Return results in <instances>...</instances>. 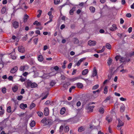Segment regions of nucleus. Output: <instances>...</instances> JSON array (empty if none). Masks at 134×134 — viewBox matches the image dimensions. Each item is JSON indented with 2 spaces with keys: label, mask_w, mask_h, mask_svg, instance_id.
<instances>
[{
  "label": "nucleus",
  "mask_w": 134,
  "mask_h": 134,
  "mask_svg": "<svg viewBox=\"0 0 134 134\" xmlns=\"http://www.w3.org/2000/svg\"><path fill=\"white\" fill-rule=\"evenodd\" d=\"M25 85L26 87L28 88L30 87L31 88H35L37 87V85L35 82L32 83L31 81L28 80L25 82Z\"/></svg>",
  "instance_id": "nucleus-1"
},
{
  "label": "nucleus",
  "mask_w": 134,
  "mask_h": 134,
  "mask_svg": "<svg viewBox=\"0 0 134 134\" xmlns=\"http://www.w3.org/2000/svg\"><path fill=\"white\" fill-rule=\"evenodd\" d=\"M88 104L86 105L85 108L87 110L88 112L90 111L92 112L93 110V108L94 107V106L93 105L92 106H89Z\"/></svg>",
  "instance_id": "nucleus-2"
},
{
  "label": "nucleus",
  "mask_w": 134,
  "mask_h": 134,
  "mask_svg": "<svg viewBox=\"0 0 134 134\" xmlns=\"http://www.w3.org/2000/svg\"><path fill=\"white\" fill-rule=\"evenodd\" d=\"M29 68L28 66L26 65L23 66H21L20 67V70L21 71H24V70H27Z\"/></svg>",
  "instance_id": "nucleus-3"
},
{
  "label": "nucleus",
  "mask_w": 134,
  "mask_h": 134,
  "mask_svg": "<svg viewBox=\"0 0 134 134\" xmlns=\"http://www.w3.org/2000/svg\"><path fill=\"white\" fill-rule=\"evenodd\" d=\"M117 120L118 121V127H119L121 126H122L124 125V123L122 121L120 118H118L117 119Z\"/></svg>",
  "instance_id": "nucleus-4"
},
{
  "label": "nucleus",
  "mask_w": 134,
  "mask_h": 134,
  "mask_svg": "<svg viewBox=\"0 0 134 134\" xmlns=\"http://www.w3.org/2000/svg\"><path fill=\"white\" fill-rule=\"evenodd\" d=\"M18 69V67L17 66H15L11 69L10 72L12 73H14L16 72Z\"/></svg>",
  "instance_id": "nucleus-5"
},
{
  "label": "nucleus",
  "mask_w": 134,
  "mask_h": 134,
  "mask_svg": "<svg viewBox=\"0 0 134 134\" xmlns=\"http://www.w3.org/2000/svg\"><path fill=\"white\" fill-rule=\"evenodd\" d=\"M18 50L19 52L21 53H24L25 51L24 48L21 46L18 47Z\"/></svg>",
  "instance_id": "nucleus-6"
},
{
  "label": "nucleus",
  "mask_w": 134,
  "mask_h": 134,
  "mask_svg": "<svg viewBox=\"0 0 134 134\" xmlns=\"http://www.w3.org/2000/svg\"><path fill=\"white\" fill-rule=\"evenodd\" d=\"M85 59V58H84L81 59L78 61L77 63H76L75 64V66L77 65V66H79L82 62Z\"/></svg>",
  "instance_id": "nucleus-7"
},
{
  "label": "nucleus",
  "mask_w": 134,
  "mask_h": 134,
  "mask_svg": "<svg viewBox=\"0 0 134 134\" xmlns=\"http://www.w3.org/2000/svg\"><path fill=\"white\" fill-rule=\"evenodd\" d=\"M49 110L48 108L47 107L45 108L44 110V114L45 115L47 116L49 114Z\"/></svg>",
  "instance_id": "nucleus-8"
},
{
  "label": "nucleus",
  "mask_w": 134,
  "mask_h": 134,
  "mask_svg": "<svg viewBox=\"0 0 134 134\" xmlns=\"http://www.w3.org/2000/svg\"><path fill=\"white\" fill-rule=\"evenodd\" d=\"M96 42L95 41H89L88 42V44L89 46H94L96 44Z\"/></svg>",
  "instance_id": "nucleus-9"
},
{
  "label": "nucleus",
  "mask_w": 134,
  "mask_h": 134,
  "mask_svg": "<svg viewBox=\"0 0 134 134\" xmlns=\"http://www.w3.org/2000/svg\"><path fill=\"white\" fill-rule=\"evenodd\" d=\"M97 75V72L96 67H94L93 68V70L91 77H93Z\"/></svg>",
  "instance_id": "nucleus-10"
},
{
  "label": "nucleus",
  "mask_w": 134,
  "mask_h": 134,
  "mask_svg": "<svg viewBox=\"0 0 134 134\" xmlns=\"http://www.w3.org/2000/svg\"><path fill=\"white\" fill-rule=\"evenodd\" d=\"M13 27L15 29L18 28L19 26V23L17 21H15L13 23Z\"/></svg>",
  "instance_id": "nucleus-11"
},
{
  "label": "nucleus",
  "mask_w": 134,
  "mask_h": 134,
  "mask_svg": "<svg viewBox=\"0 0 134 134\" xmlns=\"http://www.w3.org/2000/svg\"><path fill=\"white\" fill-rule=\"evenodd\" d=\"M117 29L116 25L115 24H114L112 25V27H110L109 28V30L111 31H113L116 30Z\"/></svg>",
  "instance_id": "nucleus-12"
},
{
  "label": "nucleus",
  "mask_w": 134,
  "mask_h": 134,
  "mask_svg": "<svg viewBox=\"0 0 134 134\" xmlns=\"http://www.w3.org/2000/svg\"><path fill=\"white\" fill-rule=\"evenodd\" d=\"M52 123V121L51 120L49 119H47L45 122L44 124L45 125H50Z\"/></svg>",
  "instance_id": "nucleus-13"
},
{
  "label": "nucleus",
  "mask_w": 134,
  "mask_h": 134,
  "mask_svg": "<svg viewBox=\"0 0 134 134\" xmlns=\"http://www.w3.org/2000/svg\"><path fill=\"white\" fill-rule=\"evenodd\" d=\"M20 108L23 109H25V108L27 107V105L26 104H24V103H21L20 105Z\"/></svg>",
  "instance_id": "nucleus-14"
},
{
  "label": "nucleus",
  "mask_w": 134,
  "mask_h": 134,
  "mask_svg": "<svg viewBox=\"0 0 134 134\" xmlns=\"http://www.w3.org/2000/svg\"><path fill=\"white\" fill-rule=\"evenodd\" d=\"M70 85V83L69 82H67L65 83L63 85V87L66 89L68 88V86Z\"/></svg>",
  "instance_id": "nucleus-15"
},
{
  "label": "nucleus",
  "mask_w": 134,
  "mask_h": 134,
  "mask_svg": "<svg viewBox=\"0 0 134 134\" xmlns=\"http://www.w3.org/2000/svg\"><path fill=\"white\" fill-rule=\"evenodd\" d=\"M72 42L75 44H77L79 43V40L76 38H74L72 39Z\"/></svg>",
  "instance_id": "nucleus-16"
},
{
  "label": "nucleus",
  "mask_w": 134,
  "mask_h": 134,
  "mask_svg": "<svg viewBox=\"0 0 134 134\" xmlns=\"http://www.w3.org/2000/svg\"><path fill=\"white\" fill-rule=\"evenodd\" d=\"M88 72V69H85L83 70L82 72V74L85 75L87 74Z\"/></svg>",
  "instance_id": "nucleus-17"
},
{
  "label": "nucleus",
  "mask_w": 134,
  "mask_h": 134,
  "mask_svg": "<svg viewBox=\"0 0 134 134\" xmlns=\"http://www.w3.org/2000/svg\"><path fill=\"white\" fill-rule=\"evenodd\" d=\"M38 60L40 62L43 61V58L42 56V55H40L38 57Z\"/></svg>",
  "instance_id": "nucleus-18"
},
{
  "label": "nucleus",
  "mask_w": 134,
  "mask_h": 134,
  "mask_svg": "<svg viewBox=\"0 0 134 134\" xmlns=\"http://www.w3.org/2000/svg\"><path fill=\"white\" fill-rule=\"evenodd\" d=\"M112 59L110 58H109L108 60L107 63L108 66H110L112 62Z\"/></svg>",
  "instance_id": "nucleus-19"
},
{
  "label": "nucleus",
  "mask_w": 134,
  "mask_h": 134,
  "mask_svg": "<svg viewBox=\"0 0 134 134\" xmlns=\"http://www.w3.org/2000/svg\"><path fill=\"white\" fill-rule=\"evenodd\" d=\"M125 110V106L124 104L122 105L120 108V110L121 112H123Z\"/></svg>",
  "instance_id": "nucleus-20"
},
{
  "label": "nucleus",
  "mask_w": 134,
  "mask_h": 134,
  "mask_svg": "<svg viewBox=\"0 0 134 134\" xmlns=\"http://www.w3.org/2000/svg\"><path fill=\"white\" fill-rule=\"evenodd\" d=\"M106 119L108 122H110L112 121V119L111 117L107 116Z\"/></svg>",
  "instance_id": "nucleus-21"
},
{
  "label": "nucleus",
  "mask_w": 134,
  "mask_h": 134,
  "mask_svg": "<svg viewBox=\"0 0 134 134\" xmlns=\"http://www.w3.org/2000/svg\"><path fill=\"white\" fill-rule=\"evenodd\" d=\"M76 85L79 88H81L83 87V85L81 83H76Z\"/></svg>",
  "instance_id": "nucleus-22"
},
{
  "label": "nucleus",
  "mask_w": 134,
  "mask_h": 134,
  "mask_svg": "<svg viewBox=\"0 0 134 134\" xmlns=\"http://www.w3.org/2000/svg\"><path fill=\"white\" fill-rule=\"evenodd\" d=\"M65 111V108H62L60 110V114H64Z\"/></svg>",
  "instance_id": "nucleus-23"
},
{
  "label": "nucleus",
  "mask_w": 134,
  "mask_h": 134,
  "mask_svg": "<svg viewBox=\"0 0 134 134\" xmlns=\"http://www.w3.org/2000/svg\"><path fill=\"white\" fill-rule=\"evenodd\" d=\"M105 49V46H104L103 47L101 50L98 51H97V52L98 53H101L104 51Z\"/></svg>",
  "instance_id": "nucleus-24"
},
{
  "label": "nucleus",
  "mask_w": 134,
  "mask_h": 134,
  "mask_svg": "<svg viewBox=\"0 0 134 134\" xmlns=\"http://www.w3.org/2000/svg\"><path fill=\"white\" fill-rule=\"evenodd\" d=\"M75 7H73L69 11V13L70 15H72L73 14L74 11L75 10Z\"/></svg>",
  "instance_id": "nucleus-25"
},
{
  "label": "nucleus",
  "mask_w": 134,
  "mask_h": 134,
  "mask_svg": "<svg viewBox=\"0 0 134 134\" xmlns=\"http://www.w3.org/2000/svg\"><path fill=\"white\" fill-rule=\"evenodd\" d=\"M29 17V16L26 14H25V15L24 16V21L26 22L27 21V19Z\"/></svg>",
  "instance_id": "nucleus-26"
},
{
  "label": "nucleus",
  "mask_w": 134,
  "mask_h": 134,
  "mask_svg": "<svg viewBox=\"0 0 134 134\" xmlns=\"http://www.w3.org/2000/svg\"><path fill=\"white\" fill-rule=\"evenodd\" d=\"M18 87L17 86H15L12 88V90L14 92H15L17 90Z\"/></svg>",
  "instance_id": "nucleus-27"
},
{
  "label": "nucleus",
  "mask_w": 134,
  "mask_h": 134,
  "mask_svg": "<svg viewBox=\"0 0 134 134\" xmlns=\"http://www.w3.org/2000/svg\"><path fill=\"white\" fill-rule=\"evenodd\" d=\"M56 83V82L55 81L52 80L50 83V86L52 87L54 86Z\"/></svg>",
  "instance_id": "nucleus-28"
},
{
  "label": "nucleus",
  "mask_w": 134,
  "mask_h": 134,
  "mask_svg": "<svg viewBox=\"0 0 134 134\" xmlns=\"http://www.w3.org/2000/svg\"><path fill=\"white\" fill-rule=\"evenodd\" d=\"M34 25H36L37 26H38L41 25V23L38 22L37 21H35L33 23Z\"/></svg>",
  "instance_id": "nucleus-29"
},
{
  "label": "nucleus",
  "mask_w": 134,
  "mask_h": 134,
  "mask_svg": "<svg viewBox=\"0 0 134 134\" xmlns=\"http://www.w3.org/2000/svg\"><path fill=\"white\" fill-rule=\"evenodd\" d=\"M90 9L92 12L94 13L95 12V9L93 7H90Z\"/></svg>",
  "instance_id": "nucleus-30"
},
{
  "label": "nucleus",
  "mask_w": 134,
  "mask_h": 134,
  "mask_svg": "<svg viewBox=\"0 0 134 134\" xmlns=\"http://www.w3.org/2000/svg\"><path fill=\"white\" fill-rule=\"evenodd\" d=\"M64 130L66 132H68L69 130V127L68 126L65 127Z\"/></svg>",
  "instance_id": "nucleus-31"
},
{
  "label": "nucleus",
  "mask_w": 134,
  "mask_h": 134,
  "mask_svg": "<svg viewBox=\"0 0 134 134\" xmlns=\"http://www.w3.org/2000/svg\"><path fill=\"white\" fill-rule=\"evenodd\" d=\"M35 125V123L34 121H32L30 124V126L32 127H34Z\"/></svg>",
  "instance_id": "nucleus-32"
},
{
  "label": "nucleus",
  "mask_w": 134,
  "mask_h": 134,
  "mask_svg": "<svg viewBox=\"0 0 134 134\" xmlns=\"http://www.w3.org/2000/svg\"><path fill=\"white\" fill-rule=\"evenodd\" d=\"M108 87L107 86H105L104 89V93L106 94L107 93L108 91Z\"/></svg>",
  "instance_id": "nucleus-33"
},
{
  "label": "nucleus",
  "mask_w": 134,
  "mask_h": 134,
  "mask_svg": "<svg viewBox=\"0 0 134 134\" xmlns=\"http://www.w3.org/2000/svg\"><path fill=\"white\" fill-rule=\"evenodd\" d=\"M6 11V8L5 7H3L1 9V12L2 14H4Z\"/></svg>",
  "instance_id": "nucleus-34"
},
{
  "label": "nucleus",
  "mask_w": 134,
  "mask_h": 134,
  "mask_svg": "<svg viewBox=\"0 0 134 134\" xmlns=\"http://www.w3.org/2000/svg\"><path fill=\"white\" fill-rule=\"evenodd\" d=\"M99 112L101 114H103L104 112V109L102 107H100L99 110Z\"/></svg>",
  "instance_id": "nucleus-35"
},
{
  "label": "nucleus",
  "mask_w": 134,
  "mask_h": 134,
  "mask_svg": "<svg viewBox=\"0 0 134 134\" xmlns=\"http://www.w3.org/2000/svg\"><path fill=\"white\" fill-rule=\"evenodd\" d=\"M106 47L108 49H110L111 48V45L109 43H107L106 45Z\"/></svg>",
  "instance_id": "nucleus-36"
},
{
  "label": "nucleus",
  "mask_w": 134,
  "mask_h": 134,
  "mask_svg": "<svg viewBox=\"0 0 134 134\" xmlns=\"http://www.w3.org/2000/svg\"><path fill=\"white\" fill-rule=\"evenodd\" d=\"M111 98V97L110 96H109L108 97H107L104 100V102L105 103H106L107 102V101L109 100Z\"/></svg>",
  "instance_id": "nucleus-37"
},
{
  "label": "nucleus",
  "mask_w": 134,
  "mask_h": 134,
  "mask_svg": "<svg viewBox=\"0 0 134 134\" xmlns=\"http://www.w3.org/2000/svg\"><path fill=\"white\" fill-rule=\"evenodd\" d=\"M38 12L39 13L37 15V18H39L41 14L42 11L41 10H38Z\"/></svg>",
  "instance_id": "nucleus-38"
},
{
  "label": "nucleus",
  "mask_w": 134,
  "mask_h": 134,
  "mask_svg": "<svg viewBox=\"0 0 134 134\" xmlns=\"http://www.w3.org/2000/svg\"><path fill=\"white\" fill-rule=\"evenodd\" d=\"M99 87V85L97 84L93 86L92 89L93 90H95L98 88Z\"/></svg>",
  "instance_id": "nucleus-39"
},
{
  "label": "nucleus",
  "mask_w": 134,
  "mask_h": 134,
  "mask_svg": "<svg viewBox=\"0 0 134 134\" xmlns=\"http://www.w3.org/2000/svg\"><path fill=\"white\" fill-rule=\"evenodd\" d=\"M35 105H36L34 103H32L30 106V109H31L35 107Z\"/></svg>",
  "instance_id": "nucleus-40"
},
{
  "label": "nucleus",
  "mask_w": 134,
  "mask_h": 134,
  "mask_svg": "<svg viewBox=\"0 0 134 134\" xmlns=\"http://www.w3.org/2000/svg\"><path fill=\"white\" fill-rule=\"evenodd\" d=\"M84 130V128H83L81 126L78 129V131L79 132H80L83 131Z\"/></svg>",
  "instance_id": "nucleus-41"
},
{
  "label": "nucleus",
  "mask_w": 134,
  "mask_h": 134,
  "mask_svg": "<svg viewBox=\"0 0 134 134\" xmlns=\"http://www.w3.org/2000/svg\"><path fill=\"white\" fill-rule=\"evenodd\" d=\"M37 114L39 116L41 117L43 115L42 112L41 111H38L37 112Z\"/></svg>",
  "instance_id": "nucleus-42"
},
{
  "label": "nucleus",
  "mask_w": 134,
  "mask_h": 134,
  "mask_svg": "<svg viewBox=\"0 0 134 134\" xmlns=\"http://www.w3.org/2000/svg\"><path fill=\"white\" fill-rule=\"evenodd\" d=\"M125 58L123 57H121V58L120 59V61L121 62H123L125 61Z\"/></svg>",
  "instance_id": "nucleus-43"
},
{
  "label": "nucleus",
  "mask_w": 134,
  "mask_h": 134,
  "mask_svg": "<svg viewBox=\"0 0 134 134\" xmlns=\"http://www.w3.org/2000/svg\"><path fill=\"white\" fill-rule=\"evenodd\" d=\"M75 88V87L74 86H72L71 88H70L69 89V92L71 93V92L72 90L73 89H74Z\"/></svg>",
  "instance_id": "nucleus-44"
},
{
  "label": "nucleus",
  "mask_w": 134,
  "mask_h": 134,
  "mask_svg": "<svg viewBox=\"0 0 134 134\" xmlns=\"http://www.w3.org/2000/svg\"><path fill=\"white\" fill-rule=\"evenodd\" d=\"M60 2V0H54V3L55 4H57Z\"/></svg>",
  "instance_id": "nucleus-45"
},
{
  "label": "nucleus",
  "mask_w": 134,
  "mask_h": 134,
  "mask_svg": "<svg viewBox=\"0 0 134 134\" xmlns=\"http://www.w3.org/2000/svg\"><path fill=\"white\" fill-rule=\"evenodd\" d=\"M46 119L44 118H43L41 121V122L42 123H44V124L45 123Z\"/></svg>",
  "instance_id": "nucleus-46"
},
{
  "label": "nucleus",
  "mask_w": 134,
  "mask_h": 134,
  "mask_svg": "<svg viewBox=\"0 0 134 134\" xmlns=\"http://www.w3.org/2000/svg\"><path fill=\"white\" fill-rule=\"evenodd\" d=\"M2 91L3 93H5L6 92V88L5 87L3 88L2 89Z\"/></svg>",
  "instance_id": "nucleus-47"
},
{
  "label": "nucleus",
  "mask_w": 134,
  "mask_h": 134,
  "mask_svg": "<svg viewBox=\"0 0 134 134\" xmlns=\"http://www.w3.org/2000/svg\"><path fill=\"white\" fill-rule=\"evenodd\" d=\"M7 110V112L8 113H10L11 112V107L10 106H9L8 107Z\"/></svg>",
  "instance_id": "nucleus-48"
},
{
  "label": "nucleus",
  "mask_w": 134,
  "mask_h": 134,
  "mask_svg": "<svg viewBox=\"0 0 134 134\" xmlns=\"http://www.w3.org/2000/svg\"><path fill=\"white\" fill-rule=\"evenodd\" d=\"M121 58V56H116L115 57V59L116 61H117L119 59L120 60V59Z\"/></svg>",
  "instance_id": "nucleus-49"
},
{
  "label": "nucleus",
  "mask_w": 134,
  "mask_h": 134,
  "mask_svg": "<svg viewBox=\"0 0 134 134\" xmlns=\"http://www.w3.org/2000/svg\"><path fill=\"white\" fill-rule=\"evenodd\" d=\"M63 126L62 125L60 127L59 132H62V131L63 130Z\"/></svg>",
  "instance_id": "nucleus-50"
},
{
  "label": "nucleus",
  "mask_w": 134,
  "mask_h": 134,
  "mask_svg": "<svg viewBox=\"0 0 134 134\" xmlns=\"http://www.w3.org/2000/svg\"><path fill=\"white\" fill-rule=\"evenodd\" d=\"M23 96H22L20 95L18 96V97L17 99L18 100H21L23 98Z\"/></svg>",
  "instance_id": "nucleus-51"
},
{
  "label": "nucleus",
  "mask_w": 134,
  "mask_h": 134,
  "mask_svg": "<svg viewBox=\"0 0 134 134\" xmlns=\"http://www.w3.org/2000/svg\"><path fill=\"white\" fill-rule=\"evenodd\" d=\"M120 72H122V73H124L125 72H126L127 71V70H124V69H122L120 70Z\"/></svg>",
  "instance_id": "nucleus-52"
},
{
  "label": "nucleus",
  "mask_w": 134,
  "mask_h": 134,
  "mask_svg": "<svg viewBox=\"0 0 134 134\" xmlns=\"http://www.w3.org/2000/svg\"><path fill=\"white\" fill-rule=\"evenodd\" d=\"M53 69L57 71L59 69V68L57 66H56L54 67Z\"/></svg>",
  "instance_id": "nucleus-53"
},
{
  "label": "nucleus",
  "mask_w": 134,
  "mask_h": 134,
  "mask_svg": "<svg viewBox=\"0 0 134 134\" xmlns=\"http://www.w3.org/2000/svg\"><path fill=\"white\" fill-rule=\"evenodd\" d=\"M19 80L21 82H23L25 81V79L23 78L22 76H21V78Z\"/></svg>",
  "instance_id": "nucleus-54"
},
{
  "label": "nucleus",
  "mask_w": 134,
  "mask_h": 134,
  "mask_svg": "<svg viewBox=\"0 0 134 134\" xmlns=\"http://www.w3.org/2000/svg\"><path fill=\"white\" fill-rule=\"evenodd\" d=\"M126 16L130 18L131 16V15L130 13H128L126 14Z\"/></svg>",
  "instance_id": "nucleus-55"
},
{
  "label": "nucleus",
  "mask_w": 134,
  "mask_h": 134,
  "mask_svg": "<svg viewBox=\"0 0 134 134\" xmlns=\"http://www.w3.org/2000/svg\"><path fill=\"white\" fill-rule=\"evenodd\" d=\"M38 39L37 38H36L34 40V42L35 44H36L38 40Z\"/></svg>",
  "instance_id": "nucleus-56"
},
{
  "label": "nucleus",
  "mask_w": 134,
  "mask_h": 134,
  "mask_svg": "<svg viewBox=\"0 0 134 134\" xmlns=\"http://www.w3.org/2000/svg\"><path fill=\"white\" fill-rule=\"evenodd\" d=\"M28 74V72H25L23 74V75L24 76H26Z\"/></svg>",
  "instance_id": "nucleus-57"
},
{
  "label": "nucleus",
  "mask_w": 134,
  "mask_h": 134,
  "mask_svg": "<svg viewBox=\"0 0 134 134\" xmlns=\"http://www.w3.org/2000/svg\"><path fill=\"white\" fill-rule=\"evenodd\" d=\"M120 100L122 101H125L126 100V99L124 98L123 97H121L120 98Z\"/></svg>",
  "instance_id": "nucleus-58"
},
{
  "label": "nucleus",
  "mask_w": 134,
  "mask_h": 134,
  "mask_svg": "<svg viewBox=\"0 0 134 134\" xmlns=\"http://www.w3.org/2000/svg\"><path fill=\"white\" fill-rule=\"evenodd\" d=\"M13 77L11 76H9L8 77V79L12 81L13 80Z\"/></svg>",
  "instance_id": "nucleus-59"
},
{
  "label": "nucleus",
  "mask_w": 134,
  "mask_h": 134,
  "mask_svg": "<svg viewBox=\"0 0 134 134\" xmlns=\"http://www.w3.org/2000/svg\"><path fill=\"white\" fill-rule=\"evenodd\" d=\"M61 77L62 80H64L65 78V76L63 75H61Z\"/></svg>",
  "instance_id": "nucleus-60"
},
{
  "label": "nucleus",
  "mask_w": 134,
  "mask_h": 134,
  "mask_svg": "<svg viewBox=\"0 0 134 134\" xmlns=\"http://www.w3.org/2000/svg\"><path fill=\"white\" fill-rule=\"evenodd\" d=\"M132 28L131 27H130L129 28L128 31L129 33H130L132 31Z\"/></svg>",
  "instance_id": "nucleus-61"
},
{
  "label": "nucleus",
  "mask_w": 134,
  "mask_h": 134,
  "mask_svg": "<svg viewBox=\"0 0 134 134\" xmlns=\"http://www.w3.org/2000/svg\"><path fill=\"white\" fill-rule=\"evenodd\" d=\"M65 27V25L64 24H62L61 26L60 29H63Z\"/></svg>",
  "instance_id": "nucleus-62"
},
{
  "label": "nucleus",
  "mask_w": 134,
  "mask_h": 134,
  "mask_svg": "<svg viewBox=\"0 0 134 134\" xmlns=\"http://www.w3.org/2000/svg\"><path fill=\"white\" fill-rule=\"evenodd\" d=\"M51 103V102L49 101V100H47L45 102V104L46 105H48L50 104V103Z\"/></svg>",
  "instance_id": "nucleus-63"
},
{
  "label": "nucleus",
  "mask_w": 134,
  "mask_h": 134,
  "mask_svg": "<svg viewBox=\"0 0 134 134\" xmlns=\"http://www.w3.org/2000/svg\"><path fill=\"white\" fill-rule=\"evenodd\" d=\"M81 103L80 101H78L76 104V105L77 106L79 107Z\"/></svg>",
  "instance_id": "nucleus-64"
}]
</instances>
